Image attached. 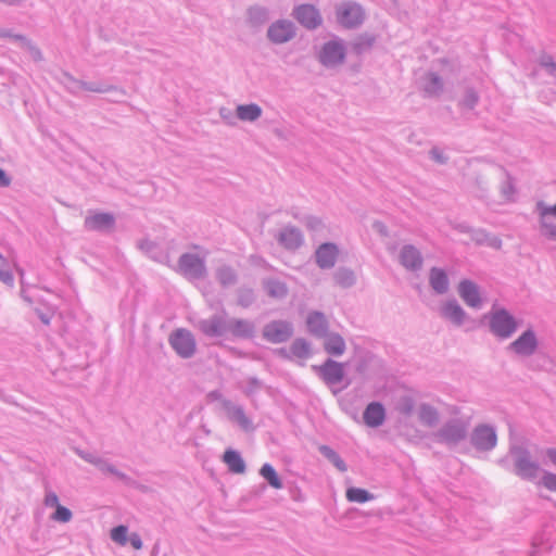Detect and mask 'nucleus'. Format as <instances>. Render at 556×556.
Masks as SVG:
<instances>
[{
    "mask_svg": "<svg viewBox=\"0 0 556 556\" xmlns=\"http://www.w3.org/2000/svg\"><path fill=\"white\" fill-rule=\"evenodd\" d=\"M172 348L181 357H191L195 352V340L192 333L186 329H177L169 337Z\"/></svg>",
    "mask_w": 556,
    "mask_h": 556,
    "instance_id": "obj_1",
    "label": "nucleus"
},
{
    "mask_svg": "<svg viewBox=\"0 0 556 556\" xmlns=\"http://www.w3.org/2000/svg\"><path fill=\"white\" fill-rule=\"evenodd\" d=\"M338 22L348 28L359 25L364 20L362 8L354 2H344L337 9Z\"/></svg>",
    "mask_w": 556,
    "mask_h": 556,
    "instance_id": "obj_2",
    "label": "nucleus"
},
{
    "mask_svg": "<svg viewBox=\"0 0 556 556\" xmlns=\"http://www.w3.org/2000/svg\"><path fill=\"white\" fill-rule=\"evenodd\" d=\"M491 329L497 336L507 338L515 331L516 323L507 312L500 311L492 315Z\"/></svg>",
    "mask_w": 556,
    "mask_h": 556,
    "instance_id": "obj_3",
    "label": "nucleus"
},
{
    "mask_svg": "<svg viewBox=\"0 0 556 556\" xmlns=\"http://www.w3.org/2000/svg\"><path fill=\"white\" fill-rule=\"evenodd\" d=\"M292 333L289 324L283 321H273L268 324L263 331L265 339L273 343H281L287 341Z\"/></svg>",
    "mask_w": 556,
    "mask_h": 556,
    "instance_id": "obj_4",
    "label": "nucleus"
},
{
    "mask_svg": "<svg viewBox=\"0 0 556 556\" xmlns=\"http://www.w3.org/2000/svg\"><path fill=\"white\" fill-rule=\"evenodd\" d=\"M293 15L299 23L307 28H316L321 23L317 9L311 4L299 5L295 8Z\"/></svg>",
    "mask_w": 556,
    "mask_h": 556,
    "instance_id": "obj_5",
    "label": "nucleus"
},
{
    "mask_svg": "<svg viewBox=\"0 0 556 556\" xmlns=\"http://www.w3.org/2000/svg\"><path fill=\"white\" fill-rule=\"evenodd\" d=\"M294 35L291 22L278 21L268 29V38L275 43H283L290 40Z\"/></svg>",
    "mask_w": 556,
    "mask_h": 556,
    "instance_id": "obj_6",
    "label": "nucleus"
},
{
    "mask_svg": "<svg viewBox=\"0 0 556 556\" xmlns=\"http://www.w3.org/2000/svg\"><path fill=\"white\" fill-rule=\"evenodd\" d=\"M179 271L186 276L199 277L204 273L203 261L191 254H185L179 260Z\"/></svg>",
    "mask_w": 556,
    "mask_h": 556,
    "instance_id": "obj_7",
    "label": "nucleus"
},
{
    "mask_svg": "<svg viewBox=\"0 0 556 556\" xmlns=\"http://www.w3.org/2000/svg\"><path fill=\"white\" fill-rule=\"evenodd\" d=\"M323 379L329 384L340 383L344 376L343 365L333 361H327L318 367Z\"/></svg>",
    "mask_w": 556,
    "mask_h": 556,
    "instance_id": "obj_8",
    "label": "nucleus"
},
{
    "mask_svg": "<svg viewBox=\"0 0 556 556\" xmlns=\"http://www.w3.org/2000/svg\"><path fill=\"white\" fill-rule=\"evenodd\" d=\"M473 443L481 450H490L496 444V435L492 428L486 426L478 427L473 433Z\"/></svg>",
    "mask_w": 556,
    "mask_h": 556,
    "instance_id": "obj_9",
    "label": "nucleus"
},
{
    "mask_svg": "<svg viewBox=\"0 0 556 556\" xmlns=\"http://www.w3.org/2000/svg\"><path fill=\"white\" fill-rule=\"evenodd\" d=\"M343 47L338 42L326 43L320 53V61L325 65H336L343 61Z\"/></svg>",
    "mask_w": 556,
    "mask_h": 556,
    "instance_id": "obj_10",
    "label": "nucleus"
},
{
    "mask_svg": "<svg viewBox=\"0 0 556 556\" xmlns=\"http://www.w3.org/2000/svg\"><path fill=\"white\" fill-rule=\"evenodd\" d=\"M386 417L384 408L380 403H370L363 415L368 427L376 428L383 424Z\"/></svg>",
    "mask_w": 556,
    "mask_h": 556,
    "instance_id": "obj_11",
    "label": "nucleus"
},
{
    "mask_svg": "<svg viewBox=\"0 0 556 556\" xmlns=\"http://www.w3.org/2000/svg\"><path fill=\"white\" fill-rule=\"evenodd\" d=\"M536 348V339L531 331L525 332L510 344V349L519 355H529Z\"/></svg>",
    "mask_w": 556,
    "mask_h": 556,
    "instance_id": "obj_12",
    "label": "nucleus"
},
{
    "mask_svg": "<svg viewBox=\"0 0 556 556\" xmlns=\"http://www.w3.org/2000/svg\"><path fill=\"white\" fill-rule=\"evenodd\" d=\"M338 249L331 243H325L316 251V261L321 268H328L334 265Z\"/></svg>",
    "mask_w": 556,
    "mask_h": 556,
    "instance_id": "obj_13",
    "label": "nucleus"
},
{
    "mask_svg": "<svg viewBox=\"0 0 556 556\" xmlns=\"http://www.w3.org/2000/svg\"><path fill=\"white\" fill-rule=\"evenodd\" d=\"M460 298L466 302L467 305L478 307L481 303L478 287L468 280H464L458 287Z\"/></svg>",
    "mask_w": 556,
    "mask_h": 556,
    "instance_id": "obj_14",
    "label": "nucleus"
},
{
    "mask_svg": "<svg viewBox=\"0 0 556 556\" xmlns=\"http://www.w3.org/2000/svg\"><path fill=\"white\" fill-rule=\"evenodd\" d=\"M517 473L522 478L532 479L536 476L539 466L525 455H520L516 462Z\"/></svg>",
    "mask_w": 556,
    "mask_h": 556,
    "instance_id": "obj_15",
    "label": "nucleus"
},
{
    "mask_svg": "<svg viewBox=\"0 0 556 556\" xmlns=\"http://www.w3.org/2000/svg\"><path fill=\"white\" fill-rule=\"evenodd\" d=\"M223 460L233 473H243L245 471L244 460L240 454L233 450H226Z\"/></svg>",
    "mask_w": 556,
    "mask_h": 556,
    "instance_id": "obj_16",
    "label": "nucleus"
},
{
    "mask_svg": "<svg viewBox=\"0 0 556 556\" xmlns=\"http://www.w3.org/2000/svg\"><path fill=\"white\" fill-rule=\"evenodd\" d=\"M324 348L327 353L339 356L345 351V342L340 334L331 333L326 338Z\"/></svg>",
    "mask_w": 556,
    "mask_h": 556,
    "instance_id": "obj_17",
    "label": "nucleus"
},
{
    "mask_svg": "<svg viewBox=\"0 0 556 556\" xmlns=\"http://www.w3.org/2000/svg\"><path fill=\"white\" fill-rule=\"evenodd\" d=\"M307 327L311 332L321 336L326 332L328 324L326 317L318 312H313L307 316Z\"/></svg>",
    "mask_w": 556,
    "mask_h": 556,
    "instance_id": "obj_18",
    "label": "nucleus"
},
{
    "mask_svg": "<svg viewBox=\"0 0 556 556\" xmlns=\"http://www.w3.org/2000/svg\"><path fill=\"white\" fill-rule=\"evenodd\" d=\"M401 263L409 269H415L421 265L419 252L413 247H406L401 253Z\"/></svg>",
    "mask_w": 556,
    "mask_h": 556,
    "instance_id": "obj_19",
    "label": "nucleus"
},
{
    "mask_svg": "<svg viewBox=\"0 0 556 556\" xmlns=\"http://www.w3.org/2000/svg\"><path fill=\"white\" fill-rule=\"evenodd\" d=\"M200 329L206 336L214 337L220 336L224 333L226 326L225 323L220 318H212L210 320L202 321L200 324Z\"/></svg>",
    "mask_w": 556,
    "mask_h": 556,
    "instance_id": "obj_20",
    "label": "nucleus"
},
{
    "mask_svg": "<svg viewBox=\"0 0 556 556\" xmlns=\"http://www.w3.org/2000/svg\"><path fill=\"white\" fill-rule=\"evenodd\" d=\"M430 285L437 292H445L448 287L446 274L442 269L432 268L430 271Z\"/></svg>",
    "mask_w": 556,
    "mask_h": 556,
    "instance_id": "obj_21",
    "label": "nucleus"
},
{
    "mask_svg": "<svg viewBox=\"0 0 556 556\" xmlns=\"http://www.w3.org/2000/svg\"><path fill=\"white\" fill-rule=\"evenodd\" d=\"M236 112L241 121L249 122L257 119L262 114L261 108L256 104L238 105Z\"/></svg>",
    "mask_w": 556,
    "mask_h": 556,
    "instance_id": "obj_22",
    "label": "nucleus"
},
{
    "mask_svg": "<svg viewBox=\"0 0 556 556\" xmlns=\"http://www.w3.org/2000/svg\"><path fill=\"white\" fill-rule=\"evenodd\" d=\"M442 314L456 324H460L465 316L462 307L455 302L446 303L442 308Z\"/></svg>",
    "mask_w": 556,
    "mask_h": 556,
    "instance_id": "obj_23",
    "label": "nucleus"
},
{
    "mask_svg": "<svg viewBox=\"0 0 556 556\" xmlns=\"http://www.w3.org/2000/svg\"><path fill=\"white\" fill-rule=\"evenodd\" d=\"M261 475L264 479H266L268 481V483L274 489L282 488L281 480L278 477L276 470L274 469V467L271 465H269V464L263 465V467L261 468Z\"/></svg>",
    "mask_w": 556,
    "mask_h": 556,
    "instance_id": "obj_24",
    "label": "nucleus"
},
{
    "mask_svg": "<svg viewBox=\"0 0 556 556\" xmlns=\"http://www.w3.org/2000/svg\"><path fill=\"white\" fill-rule=\"evenodd\" d=\"M346 498L350 502L365 503L372 498L366 490L359 488H350L346 490Z\"/></svg>",
    "mask_w": 556,
    "mask_h": 556,
    "instance_id": "obj_25",
    "label": "nucleus"
},
{
    "mask_svg": "<svg viewBox=\"0 0 556 556\" xmlns=\"http://www.w3.org/2000/svg\"><path fill=\"white\" fill-rule=\"evenodd\" d=\"M320 452L340 470L345 471L346 465L343 459L329 446H320Z\"/></svg>",
    "mask_w": 556,
    "mask_h": 556,
    "instance_id": "obj_26",
    "label": "nucleus"
},
{
    "mask_svg": "<svg viewBox=\"0 0 556 556\" xmlns=\"http://www.w3.org/2000/svg\"><path fill=\"white\" fill-rule=\"evenodd\" d=\"M111 539L119 545H126L128 539V529L125 526L113 528L111 530Z\"/></svg>",
    "mask_w": 556,
    "mask_h": 556,
    "instance_id": "obj_27",
    "label": "nucleus"
},
{
    "mask_svg": "<svg viewBox=\"0 0 556 556\" xmlns=\"http://www.w3.org/2000/svg\"><path fill=\"white\" fill-rule=\"evenodd\" d=\"M292 354L299 358H305L309 354L308 344L303 340H296L291 346Z\"/></svg>",
    "mask_w": 556,
    "mask_h": 556,
    "instance_id": "obj_28",
    "label": "nucleus"
},
{
    "mask_svg": "<svg viewBox=\"0 0 556 556\" xmlns=\"http://www.w3.org/2000/svg\"><path fill=\"white\" fill-rule=\"evenodd\" d=\"M52 519L59 522H68L72 519V513L68 508L60 504L55 507Z\"/></svg>",
    "mask_w": 556,
    "mask_h": 556,
    "instance_id": "obj_29",
    "label": "nucleus"
},
{
    "mask_svg": "<svg viewBox=\"0 0 556 556\" xmlns=\"http://www.w3.org/2000/svg\"><path fill=\"white\" fill-rule=\"evenodd\" d=\"M420 419L424 424L432 426L438 419L437 412L431 407L424 406L420 410Z\"/></svg>",
    "mask_w": 556,
    "mask_h": 556,
    "instance_id": "obj_30",
    "label": "nucleus"
},
{
    "mask_svg": "<svg viewBox=\"0 0 556 556\" xmlns=\"http://www.w3.org/2000/svg\"><path fill=\"white\" fill-rule=\"evenodd\" d=\"M267 288L271 296H282L287 293L286 286L279 281H270Z\"/></svg>",
    "mask_w": 556,
    "mask_h": 556,
    "instance_id": "obj_31",
    "label": "nucleus"
},
{
    "mask_svg": "<svg viewBox=\"0 0 556 556\" xmlns=\"http://www.w3.org/2000/svg\"><path fill=\"white\" fill-rule=\"evenodd\" d=\"M542 484L547 490L556 492V473L545 472L542 477Z\"/></svg>",
    "mask_w": 556,
    "mask_h": 556,
    "instance_id": "obj_32",
    "label": "nucleus"
},
{
    "mask_svg": "<svg viewBox=\"0 0 556 556\" xmlns=\"http://www.w3.org/2000/svg\"><path fill=\"white\" fill-rule=\"evenodd\" d=\"M430 85L427 87L429 93H437L442 89V81L439 76L434 74L429 75Z\"/></svg>",
    "mask_w": 556,
    "mask_h": 556,
    "instance_id": "obj_33",
    "label": "nucleus"
},
{
    "mask_svg": "<svg viewBox=\"0 0 556 556\" xmlns=\"http://www.w3.org/2000/svg\"><path fill=\"white\" fill-rule=\"evenodd\" d=\"M0 279L4 282L12 281V276L8 270L7 261L0 254Z\"/></svg>",
    "mask_w": 556,
    "mask_h": 556,
    "instance_id": "obj_34",
    "label": "nucleus"
},
{
    "mask_svg": "<svg viewBox=\"0 0 556 556\" xmlns=\"http://www.w3.org/2000/svg\"><path fill=\"white\" fill-rule=\"evenodd\" d=\"M465 434L464 429H457L455 433H452L450 428L443 430L442 437L447 441H455L463 438Z\"/></svg>",
    "mask_w": 556,
    "mask_h": 556,
    "instance_id": "obj_35",
    "label": "nucleus"
},
{
    "mask_svg": "<svg viewBox=\"0 0 556 556\" xmlns=\"http://www.w3.org/2000/svg\"><path fill=\"white\" fill-rule=\"evenodd\" d=\"M103 222H104L103 216L102 215H98V216H93V217L87 218L86 219V225H87V227L93 229V228L101 227Z\"/></svg>",
    "mask_w": 556,
    "mask_h": 556,
    "instance_id": "obj_36",
    "label": "nucleus"
},
{
    "mask_svg": "<svg viewBox=\"0 0 556 556\" xmlns=\"http://www.w3.org/2000/svg\"><path fill=\"white\" fill-rule=\"evenodd\" d=\"M45 504L46 506L58 507V505H60L58 495L52 492L47 493L45 497Z\"/></svg>",
    "mask_w": 556,
    "mask_h": 556,
    "instance_id": "obj_37",
    "label": "nucleus"
},
{
    "mask_svg": "<svg viewBox=\"0 0 556 556\" xmlns=\"http://www.w3.org/2000/svg\"><path fill=\"white\" fill-rule=\"evenodd\" d=\"M129 542L135 549H140L142 547V542L136 533L129 538Z\"/></svg>",
    "mask_w": 556,
    "mask_h": 556,
    "instance_id": "obj_38",
    "label": "nucleus"
},
{
    "mask_svg": "<svg viewBox=\"0 0 556 556\" xmlns=\"http://www.w3.org/2000/svg\"><path fill=\"white\" fill-rule=\"evenodd\" d=\"M287 236L291 237L296 243L300 241V235L294 230H290L282 233L281 241H285Z\"/></svg>",
    "mask_w": 556,
    "mask_h": 556,
    "instance_id": "obj_39",
    "label": "nucleus"
},
{
    "mask_svg": "<svg viewBox=\"0 0 556 556\" xmlns=\"http://www.w3.org/2000/svg\"><path fill=\"white\" fill-rule=\"evenodd\" d=\"M247 325L242 321H237L236 325L232 327V331L235 334H243V331H241V328H245Z\"/></svg>",
    "mask_w": 556,
    "mask_h": 556,
    "instance_id": "obj_40",
    "label": "nucleus"
},
{
    "mask_svg": "<svg viewBox=\"0 0 556 556\" xmlns=\"http://www.w3.org/2000/svg\"><path fill=\"white\" fill-rule=\"evenodd\" d=\"M10 179L7 177L4 170L0 168V186L5 187L9 186Z\"/></svg>",
    "mask_w": 556,
    "mask_h": 556,
    "instance_id": "obj_41",
    "label": "nucleus"
},
{
    "mask_svg": "<svg viewBox=\"0 0 556 556\" xmlns=\"http://www.w3.org/2000/svg\"><path fill=\"white\" fill-rule=\"evenodd\" d=\"M546 454H547L549 460L553 463V465L556 466V448H548L546 451Z\"/></svg>",
    "mask_w": 556,
    "mask_h": 556,
    "instance_id": "obj_42",
    "label": "nucleus"
},
{
    "mask_svg": "<svg viewBox=\"0 0 556 556\" xmlns=\"http://www.w3.org/2000/svg\"><path fill=\"white\" fill-rule=\"evenodd\" d=\"M545 65L551 66L553 70H555V64L552 61L547 62Z\"/></svg>",
    "mask_w": 556,
    "mask_h": 556,
    "instance_id": "obj_43",
    "label": "nucleus"
},
{
    "mask_svg": "<svg viewBox=\"0 0 556 556\" xmlns=\"http://www.w3.org/2000/svg\"><path fill=\"white\" fill-rule=\"evenodd\" d=\"M243 424L247 426L248 425V420L244 418L243 419Z\"/></svg>",
    "mask_w": 556,
    "mask_h": 556,
    "instance_id": "obj_44",
    "label": "nucleus"
}]
</instances>
